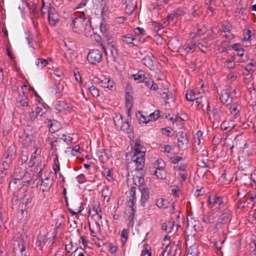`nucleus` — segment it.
Instances as JSON below:
<instances>
[{
	"mask_svg": "<svg viewBox=\"0 0 256 256\" xmlns=\"http://www.w3.org/2000/svg\"><path fill=\"white\" fill-rule=\"evenodd\" d=\"M130 144L132 146V153L133 154L131 162V165L135 164L138 170L142 168L144 164L146 152L144 148L141 145L139 137L135 140H131Z\"/></svg>",
	"mask_w": 256,
	"mask_h": 256,
	"instance_id": "f257e3e1",
	"label": "nucleus"
},
{
	"mask_svg": "<svg viewBox=\"0 0 256 256\" xmlns=\"http://www.w3.org/2000/svg\"><path fill=\"white\" fill-rule=\"evenodd\" d=\"M102 52L98 50L95 49L89 51L87 59L90 64H96L102 62Z\"/></svg>",
	"mask_w": 256,
	"mask_h": 256,
	"instance_id": "f03ea898",
	"label": "nucleus"
},
{
	"mask_svg": "<svg viewBox=\"0 0 256 256\" xmlns=\"http://www.w3.org/2000/svg\"><path fill=\"white\" fill-rule=\"evenodd\" d=\"M106 55L107 56L108 62H116L118 58V53L112 44H108L106 47L104 48Z\"/></svg>",
	"mask_w": 256,
	"mask_h": 256,
	"instance_id": "7ed1b4c3",
	"label": "nucleus"
},
{
	"mask_svg": "<svg viewBox=\"0 0 256 256\" xmlns=\"http://www.w3.org/2000/svg\"><path fill=\"white\" fill-rule=\"evenodd\" d=\"M208 202L210 207L218 210L224 208L225 206L222 198L217 196L210 197Z\"/></svg>",
	"mask_w": 256,
	"mask_h": 256,
	"instance_id": "20e7f679",
	"label": "nucleus"
},
{
	"mask_svg": "<svg viewBox=\"0 0 256 256\" xmlns=\"http://www.w3.org/2000/svg\"><path fill=\"white\" fill-rule=\"evenodd\" d=\"M17 106L22 110H26L29 106V100L24 92L20 93L16 98Z\"/></svg>",
	"mask_w": 256,
	"mask_h": 256,
	"instance_id": "39448f33",
	"label": "nucleus"
},
{
	"mask_svg": "<svg viewBox=\"0 0 256 256\" xmlns=\"http://www.w3.org/2000/svg\"><path fill=\"white\" fill-rule=\"evenodd\" d=\"M231 88L230 86H226L225 88L222 90L220 95V100L223 104L228 105L230 104L232 101L231 98H230V92Z\"/></svg>",
	"mask_w": 256,
	"mask_h": 256,
	"instance_id": "423d86ee",
	"label": "nucleus"
},
{
	"mask_svg": "<svg viewBox=\"0 0 256 256\" xmlns=\"http://www.w3.org/2000/svg\"><path fill=\"white\" fill-rule=\"evenodd\" d=\"M176 136L178 137V146L180 148H184L188 146L189 140L186 134L182 132H179Z\"/></svg>",
	"mask_w": 256,
	"mask_h": 256,
	"instance_id": "0eeeda50",
	"label": "nucleus"
},
{
	"mask_svg": "<svg viewBox=\"0 0 256 256\" xmlns=\"http://www.w3.org/2000/svg\"><path fill=\"white\" fill-rule=\"evenodd\" d=\"M234 55V60L238 62H244L248 60L247 56L244 54V50L241 48H236Z\"/></svg>",
	"mask_w": 256,
	"mask_h": 256,
	"instance_id": "6e6552de",
	"label": "nucleus"
},
{
	"mask_svg": "<svg viewBox=\"0 0 256 256\" xmlns=\"http://www.w3.org/2000/svg\"><path fill=\"white\" fill-rule=\"evenodd\" d=\"M48 21L50 24L54 26L59 20V16L56 10L52 7H50L48 10Z\"/></svg>",
	"mask_w": 256,
	"mask_h": 256,
	"instance_id": "1a4fd4ad",
	"label": "nucleus"
},
{
	"mask_svg": "<svg viewBox=\"0 0 256 256\" xmlns=\"http://www.w3.org/2000/svg\"><path fill=\"white\" fill-rule=\"evenodd\" d=\"M222 32H228V34H226L224 36L226 39L231 40L233 38L234 36L230 34V32L232 29V26L228 22H226L222 25Z\"/></svg>",
	"mask_w": 256,
	"mask_h": 256,
	"instance_id": "9d476101",
	"label": "nucleus"
},
{
	"mask_svg": "<svg viewBox=\"0 0 256 256\" xmlns=\"http://www.w3.org/2000/svg\"><path fill=\"white\" fill-rule=\"evenodd\" d=\"M150 172L151 174L156 176L160 179H164L166 176V172L164 168H160V169H156L154 166L150 168Z\"/></svg>",
	"mask_w": 256,
	"mask_h": 256,
	"instance_id": "9b49d317",
	"label": "nucleus"
},
{
	"mask_svg": "<svg viewBox=\"0 0 256 256\" xmlns=\"http://www.w3.org/2000/svg\"><path fill=\"white\" fill-rule=\"evenodd\" d=\"M196 102L197 104V106L198 107V108H202L204 106V104H206L207 107H206V110H207V114L209 115V117L210 118V105L209 103L208 102V100L207 98L206 97L204 96H200V98H196Z\"/></svg>",
	"mask_w": 256,
	"mask_h": 256,
	"instance_id": "f8f14e48",
	"label": "nucleus"
},
{
	"mask_svg": "<svg viewBox=\"0 0 256 256\" xmlns=\"http://www.w3.org/2000/svg\"><path fill=\"white\" fill-rule=\"evenodd\" d=\"M186 246L188 248L187 256H197L198 247L195 244H190L188 240H186Z\"/></svg>",
	"mask_w": 256,
	"mask_h": 256,
	"instance_id": "ddd939ff",
	"label": "nucleus"
},
{
	"mask_svg": "<svg viewBox=\"0 0 256 256\" xmlns=\"http://www.w3.org/2000/svg\"><path fill=\"white\" fill-rule=\"evenodd\" d=\"M82 13H80L76 17L74 16L72 17V30L74 32H76V30H74V29L82 28Z\"/></svg>",
	"mask_w": 256,
	"mask_h": 256,
	"instance_id": "4468645a",
	"label": "nucleus"
},
{
	"mask_svg": "<svg viewBox=\"0 0 256 256\" xmlns=\"http://www.w3.org/2000/svg\"><path fill=\"white\" fill-rule=\"evenodd\" d=\"M120 247L124 252L126 251V243L128 239V231L126 229L122 230L120 234Z\"/></svg>",
	"mask_w": 256,
	"mask_h": 256,
	"instance_id": "2eb2a0df",
	"label": "nucleus"
},
{
	"mask_svg": "<svg viewBox=\"0 0 256 256\" xmlns=\"http://www.w3.org/2000/svg\"><path fill=\"white\" fill-rule=\"evenodd\" d=\"M26 6L29 10L32 16V18H38L40 16V14L38 10L36 8V6L34 3H32V4L26 3Z\"/></svg>",
	"mask_w": 256,
	"mask_h": 256,
	"instance_id": "dca6fc26",
	"label": "nucleus"
},
{
	"mask_svg": "<svg viewBox=\"0 0 256 256\" xmlns=\"http://www.w3.org/2000/svg\"><path fill=\"white\" fill-rule=\"evenodd\" d=\"M235 124L232 120H226L221 124V128L226 132L231 130L234 126Z\"/></svg>",
	"mask_w": 256,
	"mask_h": 256,
	"instance_id": "f3484780",
	"label": "nucleus"
},
{
	"mask_svg": "<svg viewBox=\"0 0 256 256\" xmlns=\"http://www.w3.org/2000/svg\"><path fill=\"white\" fill-rule=\"evenodd\" d=\"M230 214L231 212L229 210H225L218 219L220 220V222H223L227 226L228 222H230Z\"/></svg>",
	"mask_w": 256,
	"mask_h": 256,
	"instance_id": "a211bd4d",
	"label": "nucleus"
},
{
	"mask_svg": "<svg viewBox=\"0 0 256 256\" xmlns=\"http://www.w3.org/2000/svg\"><path fill=\"white\" fill-rule=\"evenodd\" d=\"M135 188H136L134 186H132L131 188V190L130 192V194L132 197V202H130V205L129 206V207L131 208L130 210L132 211V218H134V216L136 212V206L134 204V200L135 198L134 197V195L135 194Z\"/></svg>",
	"mask_w": 256,
	"mask_h": 256,
	"instance_id": "6ab92c4d",
	"label": "nucleus"
},
{
	"mask_svg": "<svg viewBox=\"0 0 256 256\" xmlns=\"http://www.w3.org/2000/svg\"><path fill=\"white\" fill-rule=\"evenodd\" d=\"M202 135L201 133L199 134V133L198 132V134L194 136V146L197 151L200 150L202 148L200 138V136H201Z\"/></svg>",
	"mask_w": 256,
	"mask_h": 256,
	"instance_id": "aec40b11",
	"label": "nucleus"
},
{
	"mask_svg": "<svg viewBox=\"0 0 256 256\" xmlns=\"http://www.w3.org/2000/svg\"><path fill=\"white\" fill-rule=\"evenodd\" d=\"M54 106L57 110L61 112L62 110H66L68 109L69 105L65 102L58 101L55 104Z\"/></svg>",
	"mask_w": 256,
	"mask_h": 256,
	"instance_id": "412c9836",
	"label": "nucleus"
},
{
	"mask_svg": "<svg viewBox=\"0 0 256 256\" xmlns=\"http://www.w3.org/2000/svg\"><path fill=\"white\" fill-rule=\"evenodd\" d=\"M134 78V80L136 82L140 83L142 82L144 80V78L146 76V74L142 71H139L136 74H132L131 76Z\"/></svg>",
	"mask_w": 256,
	"mask_h": 256,
	"instance_id": "4be33fe9",
	"label": "nucleus"
},
{
	"mask_svg": "<svg viewBox=\"0 0 256 256\" xmlns=\"http://www.w3.org/2000/svg\"><path fill=\"white\" fill-rule=\"evenodd\" d=\"M133 184L138 186H142L144 184V178L141 175H134L132 178Z\"/></svg>",
	"mask_w": 256,
	"mask_h": 256,
	"instance_id": "5701e85b",
	"label": "nucleus"
},
{
	"mask_svg": "<svg viewBox=\"0 0 256 256\" xmlns=\"http://www.w3.org/2000/svg\"><path fill=\"white\" fill-rule=\"evenodd\" d=\"M222 114L220 107L216 106L214 107L212 110V115L214 119L216 120H218Z\"/></svg>",
	"mask_w": 256,
	"mask_h": 256,
	"instance_id": "b1692460",
	"label": "nucleus"
},
{
	"mask_svg": "<svg viewBox=\"0 0 256 256\" xmlns=\"http://www.w3.org/2000/svg\"><path fill=\"white\" fill-rule=\"evenodd\" d=\"M196 48V42H192L184 46L180 49L182 52L186 54L189 52L190 50H193Z\"/></svg>",
	"mask_w": 256,
	"mask_h": 256,
	"instance_id": "393cba45",
	"label": "nucleus"
},
{
	"mask_svg": "<svg viewBox=\"0 0 256 256\" xmlns=\"http://www.w3.org/2000/svg\"><path fill=\"white\" fill-rule=\"evenodd\" d=\"M82 28L83 27L85 30H88L90 28V20L89 18H87L86 16L82 13Z\"/></svg>",
	"mask_w": 256,
	"mask_h": 256,
	"instance_id": "a878e982",
	"label": "nucleus"
},
{
	"mask_svg": "<svg viewBox=\"0 0 256 256\" xmlns=\"http://www.w3.org/2000/svg\"><path fill=\"white\" fill-rule=\"evenodd\" d=\"M51 187V184H50V179L46 178L45 180L42 181L40 188L42 192H48Z\"/></svg>",
	"mask_w": 256,
	"mask_h": 256,
	"instance_id": "bb28decb",
	"label": "nucleus"
},
{
	"mask_svg": "<svg viewBox=\"0 0 256 256\" xmlns=\"http://www.w3.org/2000/svg\"><path fill=\"white\" fill-rule=\"evenodd\" d=\"M100 6L102 8L101 16L103 19H105L108 14V8L106 6V2L104 0H101Z\"/></svg>",
	"mask_w": 256,
	"mask_h": 256,
	"instance_id": "cd10ccee",
	"label": "nucleus"
},
{
	"mask_svg": "<svg viewBox=\"0 0 256 256\" xmlns=\"http://www.w3.org/2000/svg\"><path fill=\"white\" fill-rule=\"evenodd\" d=\"M244 69L250 74H251L256 70V62L252 60H250V61L245 66Z\"/></svg>",
	"mask_w": 256,
	"mask_h": 256,
	"instance_id": "c85d7f7f",
	"label": "nucleus"
},
{
	"mask_svg": "<svg viewBox=\"0 0 256 256\" xmlns=\"http://www.w3.org/2000/svg\"><path fill=\"white\" fill-rule=\"evenodd\" d=\"M112 192V190H109L108 186H104L102 192V196L104 197V200L108 202L111 196Z\"/></svg>",
	"mask_w": 256,
	"mask_h": 256,
	"instance_id": "c756f323",
	"label": "nucleus"
},
{
	"mask_svg": "<svg viewBox=\"0 0 256 256\" xmlns=\"http://www.w3.org/2000/svg\"><path fill=\"white\" fill-rule=\"evenodd\" d=\"M48 64V60L43 58H38L36 62V65L38 68L42 69Z\"/></svg>",
	"mask_w": 256,
	"mask_h": 256,
	"instance_id": "7c9ffc66",
	"label": "nucleus"
},
{
	"mask_svg": "<svg viewBox=\"0 0 256 256\" xmlns=\"http://www.w3.org/2000/svg\"><path fill=\"white\" fill-rule=\"evenodd\" d=\"M240 110V106L237 104H233L230 108V114L233 115L234 118L238 114Z\"/></svg>",
	"mask_w": 256,
	"mask_h": 256,
	"instance_id": "2f4dec72",
	"label": "nucleus"
},
{
	"mask_svg": "<svg viewBox=\"0 0 256 256\" xmlns=\"http://www.w3.org/2000/svg\"><path fill=\"white\" fill-rule=\"evenodd\" d=\"M74 204L78 206V208H76L75 209L76 211L73 210L72 209V208H68V210H69L70 212L73 216L76 215V214L80 213L82 211V210L83 209V208H82V203L81 202H80L78 201L75 202H74Z\"/></svg>",
	"mask_w": 256,
	"mask_h": 256,
	"instance_id": "473e14b6",
	"label": "nucleus"
},
{
	"mask_svg": "<svg viewBox=\"0 0 256 256\" xmlns=\"http://www.w3.org/2000/svg\"><path fill=\"white\" fill-rule=\"evenodd\" d=\"M14 245V249L16 250H19L22 254V252L26 250L23 244V242L22 240L16 242Z\"/></svg>",
	"mask_w": 256,
	"mask_h": 256,
	"instance_id": "72a5a7b5",
	"label": "nucleus"
},
{
	"mask_svg": "<svg viewBox=\"0 0 256 256\" xmlns=\"http://www.w3.org/2000/svg\"><path fill=\"white\" fill-rule=\"evenodd\" d=\"M50 130H51L52 132H54L58 130L60 123L55 120H50Z\"/></svg>",
	"mask_w": 256,
	"mask_h": 256,
	"instance_id": "f704fd0d",
	"label": "nucleus"
},
{
	"mask_svg": "<svg viewBox=\"0 0 256 256\" xmlns=\"http://www.w3.org/2000/svg\"><path fill=\"white\" fill-rule=\"evenodd\" d=\"M14 158V157L8 156V155L5 154L2 158L3 166L4 167L5 169H6V168L12 162V160Z\"/></svg>",
	"mask_w": 256,
	"mask_h": 256,
	"instance_id": "c9c22d12",
	"label": "nucleus"
},
{
	"mask_svg": "<svg viewBox=\"0 0 256 256\" xmlns=\"http://www.w3.org/2000/svg\"><path fill=\"white\" fill-rule=\"evenodd\" d=\"M156 206L160 208H168V202L164 200L163 198H159L156 201Z\"/></svg>",
	"mask_w": 256,
	"mask_h": 256,
	"instance_id": "e433bc0d",
	"label": "nucleus"
},
{
	"mask_svg": "<svg viewBox=\"0 0 256 256\" xmlns=\"http://www.w3.org/2000/svg\"><path fill=\"white\" fill-rule=\"evenodd\" d=\"M86 86L94 97L96 98L99 96V91L94 86L91 84V86L88 84Z\"/></svg>",
	"mask_w": 256,
	"mask_h": 256,
	"instance_id": "4c0bfd02",
	"label": "nucleus"
},
{
	"mask_svg": "<svg viewBox=\"0 0 256 256\" xmlns=\"http://www.w3.org/2000/svg\"><path fill=\"white\" fill-rule=\"evenodd\" d=\"M143 64L148 68H152L154 67V64L150 56H146L143 60Z\"/></svg>",
	"mask_w": 256,
	"mask_h": 256,
	"instance_id": "58836bf2",
	"label": "nucleus"
},
{
	"mask_svg": "<svg viewBox=\"0 0 256 256\" xmlns=\"http://www.w3.org/2000/svg\"><path fill=\"white\" fill-rule=\"evenodd\" d=\"M160 94L162 98L165 100H168L171 98V94L168 93V91L167 89L164 88L162 90L160 91Z\"/></svg>",
	"mask_w": 256,
	"mask_h": 256,
	"instance_id": "ea45409f",
	"label": "nucleus"
},
{
	"mask_svg": "<svg viewBox=\"0 0 256 256\" xmlns=\"http://www.w3.org/2000/svg\"><path fill=\"white\" fill-rule=\"evenodd\" d=\"M186 98L188 101H194L196 99L195 93L192 90H189L186 94Z\"/></svg>",
	"mask_w": 256,
	"mask_h": 256,
	"instance_id": "a19ab883",
	"label": "nucleus"
},
{
	"mask_svg": "<svg viewBox=\"0 0 256 256\" xmlns=\"http://www.w3.org/2000/svg\"><path fill=\"white\" fill-rule=\"evenodd\" d=\"M206 32V28H198L196 32H192L190 34L192 38H194L196 36H200L205 33Z\"/></svg>",
	"mask_w": 256,
	"mask_h": 256,
	"instance_id": "79ce46f5",
	"label": "nucleus"
},
{
	"mask_svg": "<svg viewBox=\"0 0 256 256\" xmlns=\"http://www.w3.org/2000/svg\"><path fill=\"white\" fill-rule=\"evenodd\" d=\"M53 88L56 94H60L63 90V86L60 82H57L56 80Z\"/></svg>",
	"mask_w": 256,
	"mask_h": 256,
	"instance_id": "37998d69",
	"label": "nucleus"
},
{
	"mask_svg": "<svg viewBox=\"0 0 256 256\" xmlns=\"http://www.w3.org/2000/svg\"><path fill=\"white\" fill-rule=\"evenodd\" d=\"M32 140V136L28 134H25V138L23 139L22 144L26 146H28L31 144Z\"/></svg>",
	"mask_w": 256,
	"mask_h": 256,
	"instance_id": "c03bdc74",
	"label": "nucleus"
},
{
	"mask_svg": "<svg viewBox=\"0 0 256 256\" xmlns=\"http://www.w3.org/2000/svg\"><path fill=\"white\" fill-rule=\"evenodd\" d=\"M153 163L156 166H158L160 168H165V162L161 158H158L155 160Z\"/></svg>",
	"mask_w": 256,
	"mask_h": 256,
	"instance_id": "a18cd8bd",
	"label": "nucleus"
},
{
	"mask_svg": "<svg viewBox=\"0 0 256 256\" xmlns=\"http://www.w3.org/2000/svg\"><path fill=\"white\" fill-rule=\"evenodd\" d=\"M103 86L107 88L109 90H112L114 86V82L110 80H106V82H102Z\"/></svg>",
	"mask_w": 256,
	"mask_h": 256,
	"instance_id": "49530a36",
	"label": "nucleus"
},
{
	"mask_svg": "<svg viewBox=\"0 0 256 256\" xmlns=\"http://www.w3.org/2000/svg\"><path fill=\"white\" fill-rule=\"evenodd\" d=\"M149 198V191L148 188H143L142 191V200H147Z\"/></svg>",
	"mask_w": 256,
	"mask_h": 256,
	"instance_id": "de8ad7c7",
	"label": "nucleus"
},
{
	"mask_svg": "<svg viewBox=\"0 0 256 256\" xmlns=\"http://www.w3.org/2000/svg\"><path fill=\"white\" fill-rule=\"evenodd\" d=\"M174 14L175 15V16L178 18L179 16H182L186 12L182 8H178L176 9V10L174 11Z\"/></svg>",
	"mask_w": 256,
	"mask_h": 256,
	"instance_id": "09e8293b",
	"label": "nucleus"
},
{
	"mask_svg": "<svg viewBox=\"0 0 256 256\" xmlns=\"http://www.w3.org/2000/svg\"><path fill=\"white\" fill-rule=\"evenodd\" d=\"M6 154L8 155V156L14 157L15 156L14 146H10Z\"/></svg>",
	"mask_w": 256,
	"mask_h": 256,
	"instance_id": "8fccbe9b",
	"label": "nucleus"
},
{
	"mask_svg": "<svg viewBox=\"0 0 256 256\" xmlns=\"http://www.w3.org/2000/svg\"><path fill=\"white\" fill-rule=\"evenodd\" d=\"M140 256H151V252L147 245L144 246Z\"/></svg>",
	"mask_w": 256,
	"mask_h": 256,
	"instance_id": "3c124183",
	"label": "nucleus"
},
{
	"mask_svg": "<svg viewBox=\"0 0 256 256\" xmlns=\"http://www.w3.org/2000/svg\"><path fill=\"white\" fill-rule=\"evenodd\" d=\"M160 111L156 110L152 114H151L149 115L148 118H150V120H156L160 117Z\"/></svg>",
	"mask_w": 256,
	"mask_h": 256,
	"instance_id": "603ef678",
	"label": "nucleus"
},
{
	"mask_svg": "<svg viewBox=\"0 0 256 256\" xmlns=\"http://www.w3.org/2000/svg\"><path fill=\"white\" fill-rule=\"evenodd\" d=\"M236 62L234 60V62L231 60H226L224 62V66L228 68H232L236 66Z\"/></svg>",
	"mask_w": 256,
	"mask_h": 256,
	"instance_id": "864d4df0",
	"label": "nucleus"
},
{
	"mask_svg": "<svg viewBox=\"0 0 256 256\" xmlns=\"http://www.w3.org/2000/svg\"><path fill=\"white\" fill-rule=\"evenodd\" d=\"M153 80L152 78H148L147 76H145L144 78V80H142V82L144 84L148 86V88L152 84H153Z\"/></svg>",
	"mask_w": 256,
	"mask_h": 256,
	"instance_id": "5fc2aeb1",
	"label": "nucleus"
},
{
	"mask_svg": "<svg viewBox=\"0 0 256 256\" xmlns=\"http://www.w3.org/2000/svg\"><path fill=\"white\" fill-rule=\"evenodd\" d=\"M214 220V217L212 214H208L205 216L204 218V221L206 223L212 222Z\"/></svg>",
	"mask_w": 256,
	"mask_h": 256,
	"instance_id": "6e6d98bb",
	"label": "nucleus"
},
{
	"mask_svg": "<svg viewBox=\"0 0 256 256\" xmlns=\"http://www.w3.org/2000/svg\"><path fill=\"white\" fill-rule=\"evenodd\" d=\"M168 228L169 229L174 230V227H176V230H177L178 226L175 224V222L174 220H170L168 222Z\"/></svg>",
	"mask_w": 256,
	"mask_h": 256,
	"instance_id": "4d7b16f0",
	"label": "nucleus"
},
{
	"mask_svg": "<svg viewBox=\"0 0 256 256\" xmlns=\"http://www.w3.org/2000/svg\"><path fill=\"white\" fill-rule=\"evenodd\" d=\"M60 170V166L58 162V158H56L54 160V172L56 173Z\"/></svg>",
	"mask_w": 256,
	"mask_h": 256,
	"instance_id": "13d9d810",
	"label": "nucleus"
},
{
	"mask_svg": "<svg viewBox=\"0 0 256 256\" xmlns=\"http://www.w3.org/2000/svg\"><path fill=\"white\" fill-rule=\"evenodd\" d=\"M140 117L139 118V120L140 123H147L150 120V118L144 116L142 114H140Z\"/></svg>",
	"mask_w": 256,
	"mask_h": 256,
	"instance_id": "bf43d9fd",
	"label": "nucleus"
},
{
	"mask_svg": "<svg viewBox=\"0 0 256 256\" xmlns=\"http://www.w3.org/2000/svg\"><path fill=\"white\" fill-rule=\"evenodd\" d=\"M120 129L124 132L128 134V122H125L120 126Z\"/></svg>",
	"mask_w": 256,
	"mask_h": 256,
	"instance_id": "052dcab7",
	"label": "nucleus"
},
{
	"mask_svg": "<svg viewBox=\"0 0 256 256\" xmlns=\"http://www.w3.org/2000/svg\"><path fill=\"white\" fill-rule=\"evenodd\" d=\"M126 17H124V16H122V17H118V18H116L115 20H114V22L116 24H122L124 20H126Z\"/></svg>",
	"mask_w": 256,
	"mask_h": 256,
	"instance_id": "680f3d73",
	"label": "nucleus"
},
{
	"mask_svg": "<svg viewBox=\"0 0 256 256\" xmlns=\"http://www.w3.org/2000/svg\"><path fill=\"white\" fill-rule=\"evenodd\" d=\"M172 249V246H170L169 245H166L164 250L162 251L163 256L165 254H166L167 256H168L170 253Z\"/></svg>",
	"mask_w": 256,
	"mask_h": 256,
	"instance_id": "e2e57ef3",
	"label": "nucleus"
},
{
	"mask_svg": "<svg viewBox=\"0 0 256 256\" xmlns=\"http://www.w3.org/2000/svg\"><path fill=\"white\" fill-rule=\"evenodd\" d=\"M171 162L172 164H176L178 162L181 161L182 160V158L179 156H176L171 158Z\"/></svg>",
	"mask_w": 256,
	"mask_h": 256,
	"instance_id": "0e129e2a",
	"label": "nucleus"
},
{
	"mask_svg": "<svg viewBox=\"0 0 256 256\" xmlns=\"http://www.w3.org/2000/svg\"><path fill=\"white\" fill-rule=\"evenodd\" d=\"M162 148L161 150L166 153H170L172 150V148L170 145H164Z\"/></svg>",
	"mask_w": 256,
	"mask_h": 256,
	"instance_id": "69168bd1",
	"label": "nucleus"
},
{
	"mask_svg": "<svg viewBox=\"0 0 256 256\" xmlns=\"http://www.w3.org/2000/svg\"><path fill=\"white\" fill-rule=\"evenodd\" d=\"M98 156L100 158H103L104 156L106 157V158L107 159L108 158V154L106 152V150L103 149L102 151H100L98 152Z\"/></svg>",
	"mask_w": 256,
	"mask_h": 256,
	"instance_id": "338daca9",
	"label": "nucleus"
},
{
	"mask_svg": "<svg viewBox=\"0 0 256 256\" xmlns=\"http://www.w3.org/2000/svg\"><path fill=\"white\" fill-rule=\"evenodd\" d=\"M42 108H40V107H37L36 108V110L34 112L36 113V114L38 117V116L41 117L44 114L42 112Z\"/></svg>",
	"mask_w": 256,
	"mask_h": 256,
	"instance_id": "774afa93",
	"label": "nucleus"
}]
</instances>
